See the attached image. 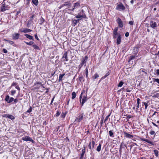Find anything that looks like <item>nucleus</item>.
I'll return each mask as SVG.
<instances>
[{
  "label": "nucleus",
  "mask_w": 159,
  "mask_h": 159,
  "mask_svg": "<svg viewBox=\"0 0 159 159\" xmlns=\"http://www.w3.org/2000/svg\"><path fill=\"white\" fill-rule=\"evenodd\" d=\"M123 84L124 83L123 82L120 81L119 83V84H118V86L119 87H121L123 85Z\"/></svg>",
  "instance_id": "31"
},
{
  "label": "nucleus",
  "mask_w": 159,
  "mask_h": 159,
  "mask_svg": "<svg viewBox=\"0 0 159 159\" xmlns=\"http://www.w3.org/2000/svg\"><path fill=\"white\" fill-rule=\"evenodd\" d=\"M6 117L7 118H9L11 120H13L15 118V117L13 116L10 115H7Z\"/></svg>",
  "instance_id": "17"
},
{
  "label": "nucleus",
  "mask_w": 159,
  "mask_h": 159,
  "mask_svg": "<svg viewBox=\"0 0 159 159\" xmlns=\"http://www.w3.org/2000/svg\"><path fill=\"white\" fill-rule=\"evenodd\" d=\"M10 97L9 95H7L5 98V101L7 102V103H10L9 102L10 101Z\"/></svg>",
  "instance_id": "21"
},
{
  "label": "nucleus",
  "mask_w": 159,
  "mask_h": 159,
  "mask_svg": "<svg viewBox=\"0 0 159 159\" xmlns=\"http://www.w3.org/2000/svg\"><path fill=\"white\" fill-rule=\"evenodd\" d=\"M5 5L3 4L1 7V10L2 11H4L6 10V7H5Z\"/></svg>",
  "instance_id": "14"
},
{
  "label": "nucleus",
  "mask_w": 159,
  "mask_h": 159,
  "mask_svg": "<svg viewBox=\"0 0 159 159\" xmlns=\"http://www.w3.org/2000/svg\"><path fill=\"white\" fill-rule=\"evenodd\" d=\"M129 24L131 25H132L134 24V22L133 21H129Z\"/></svg>",
  "instance_id": "43"
},
{
  "label": "nucleus",
  "mask_w": 159,
  "mask_h": 159,
  "mask_svg": "<svg viewBox=\"0 0 159 159\" xmlns=\"http://www.w3.org/2000/svg\"><path fill=\"white\" fill-rule=\"evenodd\" d=\"M130 2L131 4H133L134 2V0H131L130 1Z\"/></svg>",
  "instance_id": "63"
},
{
  "label": "nucleus",
  "mask_w": 159,
  "mask_h": 159,
  "mask_svg": "<svg viewBox=\"0 0 159 159\" xmlns=\"http://www.w3.org/2000/svg\"><path fill=\"white\" fill-rule=\"evenodd\" d=\"M154 154H155V155L157 157L158 156V151L157 150H154Z\"/></svg>",
  "instance_id": "29"
},
{
  "label": "nucleus",
  "mask_w": 159,
  "mask_h": 159,
  "mask_svg": "<svg viewBox=\"0 0 159 159\" xmlns=\"http://www.w3.org/2000/svg\"><path fill=\"white\" fill-rule=\"evenodd\" d=\"M140 100V99L139 98H137V104H139V103H140L139 101Z\"/></svg>",
  "instance_id": "44"
},
{
  "label": "nucleus",
  "mask_w": 159,
  "mask_h": 159,
  "mask_svg": "<svg viewBox=\"0 0 159 159\" xmlns=\"http://www.w3.org/2000/svg\"><path fill=\"white\" fill-rule=\"evenodd\" d=\"M117 22L118 24V26L120 27H122L123 26V22L121 19L120 18H118L117 20Z\"/></svg>",
  "instance_id": "5"
},
{
  "label": "nucleus",
  "mask_w": 159,
  "mask_h": 159,
  "mask_svg": "<svg viewBox=\"0 0 159 159\" xmlns=\"http://www.w3.org/2000/svg\"><path fill=\"white\" fill-rule=\"evenodd\" d=\"M121 42V37L120 34H119L117 37L116 43L117 45L120 44Z\"/></svg>",
  "instance_id": "11"
},
{
  "label": "nucleus",
  "mask_w": 159,
  "mask_h": 159,
  "mask_svg": "<svg viewBox=\"0 0 159 159\" xmlns=\"http://www.w3.org/2000/svg\"><path fill=\"white\" fill-rule=\"evenodd\" d=\"M144 103V105L145 106V109H146L148 106V103H146V102H144L143 103Z\"/></svg>",
  "instance_id": "34"
},
{
  "label": "nucleus",
  "mask_w": 159,
  "mask_h": 159,
  "mask_svg": "<svg viewBox=\"0 0 159 159\" xmlns=\"http://www.w3.org/2000/svg\"><path fill=\"white\" fill-rule=\"evenodd\" d=\"M118 30V27L116 28L113 32V37L114 38H116L117 36H118L119 34H118L117 33V31Z\"/></svg>",
  "instance_id": "3"
},
{
  "label": "nucleus",
  "mask_w": 159,
  "mask_h": 159,
  "mask_svg": "<svg viewBox=\"0 0 159 159\" xmlns=\"http://www.w3.org/2000/svg\"><path fill=\"white\" fill-rule=\"evenodd\" d=\"M16 92L15 90H12L11 92V95H13Z\"/></svg>",
  "instance_id": "36"
},
{
  "label": "nucleus",
  "mask_w": 159,
  "mask_h": 159,
  "mask_svg": "<svg viewBox=\"0 0 159 159\" xmlns=\"http://www.w3.org/2000/svg\"><path fill=\"white\" fill-rule=\"evenodd\" d=\"M67 53L66 52H65L63 54V56L62 58H65L66 59V61H68V59H67Z\"/></svg>",
  "instance_id": "22"
},
{
  "label": "nucleus",
  "mask_w": 159,
  "mask_h": 159,
  "mask_svg": "<svg viewBox=\"0 0 159 159\" xmlns=\"http://www.w3.org/2000/svg\"><path fill=\"white\" fill-rule=\"evenodd\" d=\"M124 134L125 137L129 138H131L133 137V135L130 134L126 132H124Z\"/></svg>",
  "instance_id": "9"
},
{
  "label": "nucleus",
  "mask_w": 159,
  "mask_h": 159,
  "mask_svg": "<svg viewBox=\"0 0 159 159\" xmlns=\"http://www.w3.org/2000/svg\"><path fill=\"white\" fill-rule=\"evenodd\" d=\"M19 34L18 33L12 35L13 39H17L19 38Z\"/></svg>",
  "instance_id": "10"
},
{
  "label": "nucleus",
  "mask_w": 159,
  "mask_h": 159,
  "mask_svg": "<svg viewBox=\"0 0 159 159\" xmlns=\"http://www.w3.org/2000/svg\"><path fill=\"white\" fill-rule=\"evenodd\" d=\"M150 26L153 29H155L157 27V24L152 20H150L149 23Z\"/></svg>",
  "instance_id": "2"
},
{
  "label": "nucleus",
  "mask_w": 159,
  "mask_h": 159,
  "mask_svg": "<svg viewBox=\"0 0 159 159\" xmlns=\"http://www.w3.org/2000/svg\"><path fill=\"white\" fill-rule=\"evenodd\" d=\"M125 9V6L121 3L117 5L116 9L119 11H123Z\"/></svg>",
  "instance_id": "1"
},
{
  "label": "nucleus",
  "mask_w": 159,
  "mask_h": 159,
  "mask_svg": "<svg viewBox=\"0 0 159 159\" xmlns=\"http://www.w3.org/2000/svg\"><path fill=\"white\" fill-rule=\"evenodd\" d=\"M60 114V113L58 111H57L56 114V116H58Z\"/></svg>",
  "instance_id": "54"
},
{
  "label": "nucleus",
  "mask_w": 159,
  "mask_h": 159,
  "mask_svg": "<svg viewBox=\"0 0 159 159\" xmlns=\"http://www.w3.org/2000/svg\"><path fill=\"white\" fill-rule=\"evenodd\" d=\"M156 74L157 75H159V69H157L156 70Z\"/></svg>",
  "instance_id": "50"
},
{
  "label": "nucleus",
  "mask_w": 159,
  "mask_h": 159,
  "mask_svg": "<svg viewBox=\"0 0 159 159\" xmlns=\"http://www.w3.org/2000/svg\"><path fill=\"white\" fill-rule=\"evenodd\" d=\"M79 21V20H75L74 21H73V22L75 24H76V23L78 22Z\"/></svg>",
  "instance_id": "37"
},
{
  "label": "nucleus",
  "mask_w": 159,
  "mask_h": 159,
  "mask_svg": "<svg viewBox=\"0 0 159 159\" xmlns=\"http://www.w3.org/2000/svg\"><path fill=\"white\" fill-rule=\"evenodd\" d=\"M20 31L22 32L28 33L31 31L32 30L27 28H23L20 30Z\"/></svg>",
  "instance_id": "7"
},
{
  "label": "nucleus",
  "mask_w": 159,
  "mask_h": 159,
  "mask_svg": "<svg viewBox=\"0 0 159 159\" xmlns=\"http://www.w3.org/2000/svg\"><path fill=\"white\" fill-rule=\"evenodd\" d=\"M95 144V142L94 141H92V148L93 149L94 148Z\"/></svg>",
  "instance_id": "35"
},
{
  "label": "nucleus",
  "mask_w": 159,
  "mask_h": 159,
  "mask_svg": "<svg viewBox=\"0 0 159 159\" xmlns=\"http://www.w3.org/2000/svg\"><path fill=\"white\" fill-rule=\"evenodd\" d=\"M85 152V147H84V149H83L82 150V152L81 154L80 158H83V156L84 155Z\"/></svg>",
  "instance_id": "16"
},
{
  "label": "nucleus",
  "mask_w": 159,
  "mask_h": 159,
  "mask_svg": "<svg viewBox=\"0 0 159 159\" xmlns=\"http://www.w3.org/2000/svg\"><path fill=\"white\" fill-rule=\"evenodd\" d=\"M32 111V108L31 107H30L29 109H28L27 111L26 112L28 113H30Z\"/></svg>",
  "instance_id": "32"
},
{
  "label": "nucleus",
  "mask_w": 159,
  "mask_h": 159,
  "mask_svg": "<svg viewBox=\"0 0 159 159\" xmlns=\"http://www.w3.org/2000/svg\"><path fill=\"white\" fill-rule=\"evenodd\" d=\"M34 36H35V39H37V40H38L39 39L37 35V34H35V35Z\"/></svg>",
  "instance_id": "53"
},
{
  "label": "nucleus",
  "mask_w": 159,
  "mask_h": 159,
  "mask_svg": "<svg viewBox=\"0 0 159 159\" xmlns=\"http://www.w3.org/2000/svg\"><path fill=\"white\" fill-rule=\"evenodd\" d=\"M86 17V16L85 15H81L80 14H78L76 16V18H80L81 17H82L84 18H85Z\"/></svg>",
  "instance_id": "15"
},
{
  "label": "nucleus",
  "mask_w": 159,
  "mask_h": 159,
  "mask_svg": "<svg viewBox=\"0 0 159 159\" xmlns=\"http://www.w3.org/2000/svg\"><path fill=\"white\" fill-rule=\"evenodd\" d=\"M110 116V115H108V116H107L105 120H104V122H105V121H107V120L108 117H109V116Z\"/></svg>",
  "instance_id": "47"
},
{
  "label": "nucleus",
  "mask_w": 159,
  "mask_h": 159,
  "mask_svg": "<svg viewBox=\"0 0 159 159\" xmlns=\"http://www.w3.org/2000/svg\"><path fill=\"white\" fill-rule=\"evenodd\" d=\"M87 59H88V57L87 56H85V59H83V60H86V61H87Z\"/></svg>",
  "instance_id": "61"
},
{
  "label": "nucleus",
  "mask_w": 159,
  "mask_h": 159,
  "mask_svg": "<svg viewBox=\"0 0 159 159\" xmlns=\"http://www.w3.org/2000/svg\"><path fill=\"white\" fill-rule=\"evenodd\" d=\"M109 134L110 136H112L113 134V133L111 130H110L109 131Z\"/></svg>",
  "instance_id": "33"
},
{
  "label": "nucleus",
  "mask_w": 159,
  "mask_h": 159,
  "mask_svg": "<svg viewBox=\"0 0 159 159\" xmlns=\"http://www.w3.org/2000/svg\"><path fill=\"white\" fill-rule=\"evenodd\" d=\"M140 139L141 140L143 141H145V142H147V143H148L152 144V145H154V143L153 142L150 141L148 139H143V138H141Z\"/></svg>",
  "instance_id": "6"
},
{
  "label": "nucleus",
  "mask_w": 159,
  "mask_h": 159,
  "mask_svg": "<svg viewBox=\"0 0 159 159\" xmlns=\"http://www.w3.org/2000/svg\"><path fill=\"white\" fill-rule=\"evenodd\" d=\"M3 52L4 53H7V50L5 49H3Z\"/></svg>",
  "instance_id": "42"
},
{
  "label": "nucleus",
  "mask_w": 159,
  "mask_h": 159,
  "mask_svg": "<svg viewBox=\"0 0 159 159\" xmlns=\"http://www.w3.org/2000/svg\"><path fill=\"white\" fill-rule=\"evenodd\" d=\"M25 43H26L27 45H31L34 43V42L33 41H30L29 43L25 41Z\"/></svg>",
  "instance_id": "28"
},
{
  "label": "nucleus",
  "mask_w": 159,
  "mask_h": 159,
  "mask_svg": "<svg viewBox=\"0 0 159 159\" xmlns=\"http://www.w3.org/2000/svg\"><path fill=\"white\" fill-rule=\"evenodd\" d=\"M37 84H41V85L42 86V87H43V88H44V86H43V85L41 84V83H39V82H38Z\"/></svg>",
  "instance_id": "60"
},
{
  "label": "nucleus",
  "mask_w": 159,
  "mask_h": 159,
  "mask_svg": "<svg viewBox=\"0 0 159 159\" xmlns=\"http://www.w3.org/2000/svg\"><path fill=\"white\" fill-rule=\"evenodd\" d=\"M6 41L8 42L11 44H12L14 43L12 41H9V40H6Z\"/></svg>",
  "instance_id": "40"
},
{
  "label": "nucleus",
  "mask_w": 159,
  "mask_h": 159,
  "mask_svg": "<svg viewBox=\"0 0 159 159\" xmlns=\"http://www.w3.org/2000/svg\"><path fill=\"white\" fill-rule=\"evenodd\" d=\"M125 36L126 37H127L129 36V33L128 32H127L125 33Z\"/></svg>",
  "instance_id": "48"
},
{
  "label": "nucleus",
  "mask_w": 159,
  "mask_h": 159,
  "mask_svg": "<svg viewBox=\"0 0 159 159\" xmlns=\"http://www.w3.org/2000/svg\"><path fill=\"white\" fill-rule=\"evenodd\" d=\"M152 124L155 126H156V127H158V126L157 125H156L155 123H154V122H152Z\"/></svg>",
  "instance_id": "59"
},
{
  "label": "nucleus",
  "mask_w": 159,
  "mask_h": 159,
  "mask_svg": "<svg viewBox=\"0 0 159 159\" xmlns=\"http://www.w3.org/2000/svg\"><path fill=\"white\" fill-rule=\"evenodd\" d=\"M54 97L52 99V101H51V103H52V102H53V101L54 100Z\"/></svg>",
  "instance_id": "64"
},
{
  "label": "nucleus",
  "mask_w": 159,
  "mask_h": 159,
  "mask_svg": "<svg viewBox=\"0 0 159 159\" xmlns=\"http://www.w3.org/2000/svg\"><path fill=\"white\" fill-rule=\"evenodd\" d=\"M126 91L127 92H130L131 90L127 88L126 89Z\"/></svg>",
  "instance_id": "52"
},
{
  "label": "nucleus",
  "mask_w": 159,
  "mask_h": 159,
  "mask_svg": "<svg viewBox=\"0 0 159 159\" xmlns=\"http://www.w3.org/2000/svg\"><path fill=\"white\" fill-rule=\"evenodd\" d=\"M69 4V3L68 2H66L65 3L62 5V6H66Z\"/></svg>",
  "instance_id": "46"
},
{
  "label": "nucleus",
  "mask_w": 159,
  "mask_h": 159,
  "mask_svg": "<svg viewBox=\"0 0 159 159\" xmlns=\"http://www.w3.org/2000/svg\"><path fill=\"white\" fill-rule=\"evenodd\" d=\"M65 75V74H60L59 76V82H60L62 80V78Z\"/></svg>",
  "instance_id": "18"
},
{
  "label": "nucleus",
  "mask_w": 159,
  "mask_h": 159,
  "mask_svg": "<svg viewBox=\"0 0 159 159\" xmlns=\"http://www.w3.org/2000/svg\"><path fill=\"white\" fill-rule=\"evenodd\" d=\"M25 36L26 37L30 40H34L33 37L32 36L30 35L29 34H25Z\"/></svg>",
  "instance_id": "13"
},
{
  "label": "nucleus",
  "mask_w": 159,
  "mask_h": 159,
  "mask_svg": "<svg viewBox=\"0 0 159 159\" xmlns=\"http://www.w3.org/2000/svg\"><path fill=\"white\" fill-rule=\"evenodd\" d=\"M135 56H130L129 60H132L133 59L135 58Z\"/></svg>",
  "instance_id": "38"
},
{
  "label": "nucleus",
  "mask_w": 159,
  "mask_h": 159,
  "mask_svg": "<svg viewBox=\"0 0 159 159\" xmlns=\"http://www.w3.org/2000/svg\"><path fill=\"white\" fill-rule=\"evenodd\" d=\"M14 100V99L13 98H10V101H9V102H10V103L11 102H12V101H13Z\"/></svg>",
  "instance_id": "39"
},
{
  "label": "nucleus",
  "mask_w": 159,
  "mask_h": 159,
  "mask_svg": "<svg viewBox=\"0 0 159 159\" xmlns=\"http://www.w3.org/2000/svg\"><path fill=\"white\" fill-rule=\"evenodd\" d=\"M72 99H74V98H75L76 96V94L75 93V92H72Z\"/></svg>",
  "instance_id": "25"
},
{
  "label": "nucleus",
  "mask_w": 159,
  "mask_h": 159,
  "mask_svg": "<svg viewBox=\"0 0 159 159\" xmlns=\"http://www.w3.org/2000/svg\"><path fill=\"white\" fill-rule=\"evenodd\" d=\"M32 46L34 49H37L38 50L39 49V47L36 44H34Z\"/></svg>",
  "instance_id": "30"
},
{
  "label": "nucleus",
  "mask_w": 159,
  "mask_h": 159,
  "mask_svg": "<svg viewBox=\"0 0 159 159\" xmlns=\"http://www.w3.org/2000/svg\"><path fill=\"white\" fill-rule=\"evenodd\" d=\"M86 62V61L85 60H82L81 61V63L80 64L79 66V69H81V68L82 67L83 65Z\"/></svg>",
  "instance_id": "8"
},
{
  "label": "nucleus",
  "mask_w": 159,
  "mask_h": 159,
  "mask_svg": "<svg viewBox=\"0 0 159 159\" xmlns=\"http://www.w3.org/2000/svg\"><path fill=\"white\" fill-rule=\"evenodd\" d=\"M22 139L25 141H29L32 142V143L34 142V140L28 136L23 137L22 138Z\"/></svg>",
  "instance_id": "4"
},
{
  "label": "nucleus",
  "mask_w": 159,
  "mask_h": 159,
  "mask_svg": "<svg viewBox=\"0 0 159 159\" xmlns=\"http://www.w3.org/2000/svg\"><path fill=\"white\" fill-rule=\"evenodd\" d=\"M34 17V15H33L31 16L30 17V20H32Z\"/></svg>",
  "instance_id": "45"
},
{
  "label": "nucleus",
  "mask_w": 159,
  "mask_h": 159,
  "mask_svg": "<svg viewBox=\"0 0 159 159\" xmlns=\"http://www.w3.org/2000/svg\"><path fill=\"white\" fill-rule=\"evenodd\" d=\"M10 97L9 95H7L5 98V101L7 102V103H10L9 102L10 101Z\"/></svg>",
  "instance_id": "20"
},
{
  "label": "nucleus",
  "mask_w": 159,
  "mask_h": 159,
  "mask_svg": "<svg viewBox=\"0 0 159 159\" xmlns=\"http://www.w3.org/2000/svg\"><path fill=\"white\" fill-rule=\"evenodd\" d=\"M91 143L90 142L89 143V145H88V147H89V148H90V149L91 150H92V148H91Z\"/></svg>",
  "instance_id": "49"
},
{
  "label": "nucleus",
  "mask_w": 159,
  "mask_h": 159,
  "mask_svg": "<svg viewBox=\"0 0 159 159\" xmlns=\"http://www.w3.org/2000/svg\"><path fill=\"white\" fill-rule=\"evenodd\" d=\"M14 101L15 102H17L18 101V100L17 99H14Z\"/></svg>",
  "instance_id": "58"
},
{
  "label": "nucleus",
  "mask_w": 159,
  "mask_h": 159,
  "mask_svg": "<svg viewBox=\"0 0 159 159\" xmlns=\"http://www.w3.org/2000/svg\"><path fill=\"white\" fill-rule=\"evenodd\" d=\"M16 88L18 90H20V88L18 86H17L16 87Z\"/></svg>",
  "instance_id": "56"
},
{
  "label": "nucleus",
  "mask_w": 159,
  "mask_h": 159,
  "mask_svg": "<svg viewBox=\"0 0 159 159\" xmlns=\"http://www.w3.org/2000/svg\"><path fill=\"white\" fill-rule=\"evenodd\" d=\"M83 116L84 114L83 113H82L81 115L79 116L78 118H76V119L75 120H78V121L79 122L80 121L83 119Z\"/></svg>",
  "instance_id": "12"
},
{
  "label": "nucleus",
  "mask_w": 159,
  "mask_h": 159,
  "mask_svg": "<svg viewBox=\"0 0 159 159\" xmlns=\"http://www.w3.org/2000/svg\"><path fill=\"white\" fill-rule=\"evenodd\" d=\"M17 84L16 83H13L12 84V86H16V85Z\"/></svg>",
  "instance_id": "51"
},
{
  "label": "nucleus",
  "mask_w": 159,
  "mask_h": 159,
  "mask_svg": "<svg viewBox=\"0 0 159 159\" xmlns=\"http://www.w3.org/2000/svg\"><path fill=\"white\" fill-rule=\"evenodd\" d=\"M139 104H138V105H137V107L136 108V112H137V110H138V108H139Z\"/></svg>",
  "instance_id": "57"
},
{
  "label": "nucleus",
  "mask_w": 159,
  "mask_h": 159,
  "mask_svg": "<svg viewBox=\"0 0 159 159\" xmlns=\"http://www.w3.org/2000/svg\"><path fill=\"white\" fill-rule=\"evenodd\" d=\"M79 5V4L77 3H75V5H74V7H75L76 5Z\"/></svg>",
  "instance_id": "62"
},
{
  "label": "nucleus",
  "mask_w": 159,
  "mask_h": 159,
  "mask_svg": "<svg viewBox=\"0 0 159 159\" xmlns=\"http://www.w3.org/2000/svg\"><path fill=\"white\" fill-rule=\"evenodd\" d=\"M99 77V75H98L97 73H96L94 75V76H93L92 77V78L93 80Z\"/></svg>",
  "instance_id": "19"
},
{
  "label": "nucleus",
  "mask_w": 159,
  "mask_h": 159,
  "mask_svg": "<svg viewBox=\"0 0 159 159\" xmlns=\"http://www.w3.org/2000/svg\"><path fill=\"white\" fill-rule=\"evenodd\" d=\"M33 3L35 5L37 6L38 4V0H32Z\"/></svg>",
  "instance_id": "24"
},
{
  "label": "nucleus",
  "mask_w": 159,
  "mask_h": 159,
  "mask_svg": "<svg viewBox=\"0 0 159 159\" xmlns=\"http://www.w3.org/2000/svg\"><path fill=\"white\" fill-rule=\"evenodd\" d=\"M88 74V69L87 68H86L85 69V74Z\"/></svg>",
  "instance_id": "55"
},
{
  "label": "nucleus",
  "mask_w": 159,
  "mask_h": 159,
  "mask_svg": "<svg viewBox=\"0 0 159 159\" xmlns=\"http://www.w3.org/2000/svg\"><path fill=\"white\" fill-rule=\"evenodd\" d=\"M101 144H99V145L97 147V148L96 149L97 150L98 152H99L100 151L101 149Z\"/></svg>",
  "instance_id": "23"
},
{
  "label": "nucleus",
  "mask_w": 159,
  "mask_h": 159,
  "mask_svg": "<svg viewBox=\"0 0 159 159\" xmlns=\"http://www.w3.org/2000/svg\"><path fill=\"white\" fill-rule=\"evenodd\" d=\"M153 81L154 82H156L159 84V79H155L153 78L152 79Z\"/></svg>",
  "instance_id": "27"
},
{
  "label": "nucleus",
  "mask_w": 159,
  "mask_h": 159,
  "mask_svg": "<svg viewBox=\"0 0 159 159\" xmlns=\"http://www.w3.org/2000/svg\"><path fill=\"white\" fill-rule=\"evenodd\" d=\"M87 101L86 97H84L82 99V101L81 102L82 105H83L84 103Z\"/></svg>",
  "instance_id": "26"
},
{
  "label": "nucleus",
  "mask_w": 159,
  "mask_h": 159,
  "mask_svg": "<svg viewBox=\"0 0 159 159\" xmlns=\"http://www.w3.org/2000/svg\"><path fill=\"white\" fill-rule=\"evenodd\" d=\"M155 133V132L154 131H152L150 132V134L151 135H153V134H154Z\"/></svg>",
  "instance_id": "41"
}]
</instances>
